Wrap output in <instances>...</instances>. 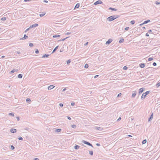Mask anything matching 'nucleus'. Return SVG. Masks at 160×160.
<instances>
[{"label":"nucleus","instance_id":"nucleus-42","mask_svg":"<svg viewBox=\"0 0 160 160\" xmlns=\"http://www.w3.org/2000/svg\"><path fill=\"white\" fill-rule=\"evenodd\" d=\"M11 147L12 150H13L15 148L14 147L13 145H11Z\"/></svg>","mask_w":160,"mask_h":160},{"label":"nucleus","instance_id":"nucleus-38","mask_svg":"<svg viewBox=\"0 0 160 160\" xmlns=\"http://www.w3.org/2000/svg\"><path fill=\"white\" fill-rule=\"evenodd\" d=\"M39 50L38 49H36L35 50V52L36 53L38 54L39 53Z\"/></svg>","mask_w":160,"mask_h":160},{"label":"nucleus","instance_id":"nucleus-41","mask_svg":"<svg viewBox=\"0 0 160 160\" xmlns=\"http://www.w3.org/2000/svg\"><path fill=\"white\" fill-rule=\"evenodd\" d=\"M45 14V13H42V14H40L39 15V16L40 17H42Z\"/></svg>","mask_w":160,"mask_h":160},{"label":"nucleus","instance_id":"nucleus-14","mask_svg":"<svg viewBox=\"0 0 160 160\" xmlns=\"http://www.w3.org/2000/svg\"><path fill=\"white\" fill-rule=\"evenodd\" d=\"M49 56V54H45L42 56V58H48Z\"/></svg>","mask_w":160,"mask_h":160},{"label":"nucleus","instance_id":"nucleus-20","mask_svg":"<svg viewBox=\"0 0 160 160\" xmlns=\"http://www.w3.org/2000/svg\"><path fill=\"white\" fill-rule=\"evenodd\" d=\"M22 75L21 74H19L18 75V78H22Z\"/></svg>","mask_w":160,"mask_h":160},{"label":"nucleus","instance_id":"nucleus-34","mask_svg":"<svg viewBox=\"0 0 160 160\" xmlns=\"http://www.w3.org/2000/svg\"><path fill=\"white\" fill-rule=\"evenodd\" d=\"M135 21L134 20H132L130 22V23L132 25L134 24L135 23Z\"/></svg>","mask_w":160,"mask_h":160},{"label":"nucleus","instance_id":"nucleus-61","mask_svg":"<svg viewBox=\"0 0 160 160\" xmlns=\"http://www.w3.org/2000/svg\"><path fill=\"white\" fill-rule=\"evenodd\" d=\"M145 35H146V36H147V37H148V36H149V34H148V33H146V34Z\"/></svg>","mask_w":160,"mask_h":160},{"label":"nucleus","instance_id":"nucleus-28","mask_svg":"<svg viewBox=\"0 0 160 160\" xmlns=\"http://www.w3.org/2000/svg\"><path fill=\"white\" fill-rule=\"evenodd\" d=\"M69 37H67L66 38H65L63 39H61V40H60L58 41H64V40H65L67 38H68Z\"/></svg>","mask_w":160,"mask_h":160},{"label":"nucleus","instance_id":"nucleus-17","mask_svg":"<svg viewBox=\"0 0 160 160\" xmlns=\"http://www.w3.org/2000/svg\"><path fill=\"white\" fill-rule=\"evenodd\" d=\"M80 6V4L79 3H77L75 6L74 9L78 8Z\"/></svg>","mask_w":160,"mask_h":160},{"label":"nucleus","instance_id":"nucleus-64","mask_svg":"<svg viewBox=\"0 0 160 160\" xmlns=\"http://www.w3.org/2000/svg\"><path fill=\"white\" fill-rule=\"evenodd\" d=\"M66 90V88H64V89L62 90V92H63V91H65Z\"/></svg>","mask_w":160,"mask_h":160},{"label":"nucleus","instance_id":"nucleus-60","mask_svg":"<svg viewBox=\"0 0 160 160\" xmlns=\"http://www.w3.org/2000/svg\"><path fill=\"white\" fill-rule=\"evenodd\" d=\"M31 1V0H24V2H27V1Z\"/></svg>","mask_w":160,"mask_h":160},{"label":"nucleus","instance_id":"nucleus-53","mask_svg":"<svg viewBox=\"0 0 160 160\" xmlns=\"http://www.w3.org/2000/svg\"><path fill=\"white\" fill-rule=\"evenodd\" d=\"M152 65L154 66H156L157 65V63L156 62H154L153 63V64Z\"/></svg>","mask_w":160,"mask_h":160},{"label":"nucleus","instance_id":"nucleus-30","mask_svg":"<svg viewBox=\"0 0 160 160\" xmlns=\"http://www.w3.org/2000/svg\"><path fill=\"white\" fill-rule=\"evenodd\" d=\"M6 17H2L1 19V20L2 21H5V20H6Z\"/></svg>","mask_w":160,"mask_h":160},{"label":"nucleus","instance_id":"nucleus-40","mask_svg":"<svg viewBox=\"0 0 160 160\" xmlns=\"http://www.w3.org/2000/svg\"><path fill=\"white\" fill-rule=\"evenodd\" d=\"M89 154L91 155H93V151H89Z\"/></svg>","mask_w":160,"mask_h":160},{"label":"nucleus","instance_id":"nucleus-25","mask_svg":"<svg viewBox=\"0 0 160 160\" xmlns=\"http://www.w3.org/2000/svg\"><path fill=\"white\" fill-rule=\"evenodd\" d=\"M157 88H158L160 86V82H158L156 85Z\"/></svg>","mask_w":160,"mask_h":160},{"label":"nucleus","instance_id":"nucleus-9","mask_svg":"<svg viewBox=\"0 0 160 160\" xmlns=\"http://www.w3.org/2000/svg\"><path fill=\"white\" fill-rule=\"evenodd\" d=\"M143 90H144V89L143 88H140V89H139V92H138L139 95L142 92Z\"/></svg>","mask_w":160,"mask_h":160},{"label":"nucleus","instance_id":"nucleus-62","mask_svg":"<svg viewBox=\"0 0 160 160\" xmlns=\"http://www.w3.org/2000/svg\"><path fill=\"white\" fill-rule=\"evenodd\" d=\"M98 75H95V76H94V78H97V77H98Z\"/></svg>","mask_w":160,"mask_h":160},{"label":"nucleus","instance_id":"nucleus-29","mask_svg":"<svg viewBox=\"0 0 160 160\" xmlns=\"http://www.w3.org/2000/svg\"><path fill=\"white\" fill-rule=\"evenodd\" d=\"M60 35H55L53 36V38H56L57 37H60Z\"/></svg>","mask_w":160,"mask_h":160},{"label":"nucleus","instance_id":"nucleus-13","mask_svg":"<svg viewBox=\"0 0 160 160\" xmlns=\"http://www.w3.org/2000/svg\"><path fill=\"white\" fill-rule=\"evenodd\" d=\"M55 87L53 85H50L48 87V90H51Z\"/></svg>","mask_w":160,"mask_h":160},{"label":"nucleus","instance_id":"nucleus-5","mask_svg":"<svg viewBox=\"0 0 160 160\" xmlns=\"http://www.w3.org/2000/svg\"><path fill=\"white\" fill-rule=\"evenodd\" d=\"M38 26V24L37 23H35L34 24H33L30 26V28H33L36 27L37 26Z\"/></svg>","mask_w":160,"mask_h":160},{"label":"nucleus","instance_id":"nucleus-52","mask_svg":"<svg viewBox=\"0 0 160 160\" xmlns=\"http://www.w3.org/2000/svg\"><path fill=\"white\" fill-rule=\"evenodd\" d=\"M15 72L14 69H13L10 72V73H12Z\"/></svg>","mask_w":160,"mask_h":160},{"label":"nucleus","instance_id":"nucleus-63","mask_svg":"<svg viewBox=\"0 0 160 160\" xmlns=\"http://www.w3.org/2000/svg\"><path fill=\"white\" fill-rule=\"evenodd\" d=\"M18 69H14V71H15V72H18Z\"/></svg>","mask_w":160,"mask_h":160},{"label":"nucleus","instance_id":"nucleus-21","mask_svg":"<svg viewBox=\"0 0 160 160\" xmlns=\"http://www.w3.org/2000/svg\"><path fill=\"white\" fill-rule=\"evenodd\" d=\"M61 129H57L55 130V132H61Z\"/></svg>","mask_w":160,"mask_h":160},{"label":"nucleus","instance_id":"nucleus-36","mask_svg":"<svg viewBox=\"0 0 160 160\" xmlns=\"http://www.w3.org/2000/svg\"><path fill=\"white\" fill-rule=\"evenodd\" d=\"M72 127L73 128H75L76 127V126L75 125L73 124L72 125Z\"/></svg>","mask_w":160,"mask_h":160},{"label":"nucleus","instance_id":"nucleus-48","mask_svg":"<svg viewBox=\"0 0 160 160\" xmlns=\"http://www.w3.org/2000/svg\"><path fill=\"white\" fill-rule=\"evenodd\" d=\"M129 29V27H126L125 28V31H128Z\"/></svg>","mask_w":160,"mask_h":160},{"label":"nucleus","instance_id":"nucleus-10","mask_svg":"<svg viewBox=\"0 0 160 160\" xmlns=\"http://www.w3.org/2000/svg\"><path fill=\"white\" fill-rule=\"evenodd\" d=\"M153 118V113H152L151 115L150 118L148 119V121L149 122H150Z\"/></svg>","mask_w":160,"mask_h":160},{"label":"nucleus","instance_id":"nucleus-2","mask_svg":"<svg viewBox=\"0 0 160 160\" xmlns=\"http://www.w3.org/2000/svg\"><path fill=\"white\" fill-rule=\"evenodd\" d=\"M150 92V91H147L146 92H145L142 95V96L141 97V99L142 100H143V99H144L146 97V96L148 95L149 92Z\"/></svg>","mask_w":160,"mask_h":160},{"label":"nucleus","instance_id":"nucleus-12","mask_svg":"<svg viewBox=\"0 0 160 160\" xmlns=\"http://www.w3.org/2000/svg\"><path fill=\"white\" fill-rule=\"evenodd\" d=\"M145 66V64L144 63H141L139 64V66L140 68H144Z\"/></svg>","mask_w":160,"mask_h":160},{"label":"nucleus","instance_id":"nucleus-54","mask_svg":"<svg viewBox=\"0 0 160 160\" xmlns=\"http://www.w3.org/2000/svg\"><path fill=\"white\" fill-rule=\"evenodd\" d=\"M67 118H68V119L69 120H71V118L70 117H69L68 116H67Z\"/></svg>","mask_w":160,"mask_h":160},{"label":"nucleus","instance_id":"nucleus-27","mask_svg":"<svg viewBox=\"0 0 160 160\" xmlns=\"http://www.w3.org/2000/svg\"><path fill=\"white\" fill-rule=\"evenodd\" d=\"M120 57L121 58H122L120 60V61H121V62H122L123 61H124V59H123L124 58V56H121Z\"/></svg>","mask_w":160,"mask_h":160},{"label":"nucleus","instance_id":"nucleus-6","mask_svg":"<svg viewBox=\"0 0 160 160\" xmlns=\"http://www.w3.org/2000/svg\"><path fill=\"white\" fill-rule=\"evenodd\" d=\"M136 93H137V92L136 91H134L132 92V98H134L136 95Z\"/></svg>","mask_w":160,"mask_h":160},{"label":"nucleus","instance_id":"nucleus-56","mask_svg":"<svg viewBox=\"0 0 160 160\" xmlns=\"http://www.w3.org/2000/svg\"><path fill=\"white\" fill-rule=\"evenodd\" d=\"M43 2H46V3H47L48 2V1L47 0H44L43 1Z\"/></svg>","mask_w":160,"mask_h":160},{"label":"nucleus","instance_id":"nucleus-58","mask_svg":"<svg viewBox=\"0 0 160 160\" xmlns=\"http://www.w3.org/2000/svg\"><path fill=\"white\" fill-rule=\"evenodd\" d=\"M17 119L18 121H19L20 120L19 118V117H17Z\"/></svg>","mask_w":160,"mask_h":160},{"label":"nucleus","instance_id":"nucleus-49","mask_svg":"<svg viewBox=\"0 0 160 160\" xmlns=\"http://www.w3.org/2000/svg\"><path fill=\"white\" fill-rule=\"evenodd\" d=\"M148 32L149 33H152V30H149Z\"/></svg>","mask_w":160,"mask_h":160},{"label":"nucleus","instance_id":"nucleus-4","mask_svg":"<svg viewBox=\"0 0 160 160\" xmlns=\"http://www.w3.org/2000/svg\"><path fill=\"white\" fill-rule=\"evenodd\" d=\"M94 128L95 129L97 130L100 131H101L103 129L102 128L100 127H95Z\"/></svg>","mask_w":160,"mask_h":160},{"label":"nucleus","instance_id":"nucleus-3","mask_svg":"<svg viewBox=\"0 0 160 160\" xmlns=\"http://www.w3.org/2000/svg\"><path fill=\"white\" fill-rule=\"evenodd\" d=\"M102 2L100 0H98L95 2L94 3V4L95 5H97L98 4H102Z\"/></svg>","mask_w":160,"mask_h":160},{"label":"nucleus","instance_id":"nucleus-50","mask_svg":"<svg viewBox=\"0 0 160 160\" xmlns=\"http://www.w3.org/2000/svg\"><path fill=\"white\" fill-rule=\"evenodd\" d=\"M75 105V103L74 102H72L71 103V105L72 106H73Z\"/></svg>","mask_w":160,"mask_h":160},{"label":"nucleus","instance_id":"nucleus-15","mask_svg":"<svg viewBox=\"0 0 160 160\" xmlns=\"http://www.w3.org/2000/svg\"><path fill=\"white\" fill-rule=\"evenodd\" d=\"M58 46H57L56 47L53 49V51H52V54L54 52H55V51L58 49Z\"/></svg>","mask_w":160,"mask_h":160},{"label":"nucleus","instance_id":"nucleus-1","mask_svg":"<svg viewBox=\"0 0 160 160\" xmlns=\"http://www.w3.org/2000/svg\"><path fill=\"white\" fill-rule=\"evenodd\" d=\"M119 17H120V15H119L112 16L108 17L107 18V20H108V21L111 22V21H112L114 20L115 19H116Z\"/></svg>","mask_w":160,"mask_h":160},{"label":"nucleus","instance_id":"nucleus-7","mask_svg":"<svg viewBox=\"0 0 160 160\" xmlns=\"http://www.w3.org/2000/svg\"><path fill=\"white\" fill-rule=\"evenodd\" d=\"M10 132L12 133H15L16 132L17 130L15 129L11 128L10 129Z\"/></svg>","mask_w":160,"mask_h":160},{"label":"nucleus","instance_id":"nucleus-8","mask_svg":"<svg viewBox=\"0 0 160 160\" xmlns=\"http://www.w3.org/2000/svg\"><path fill=\"white\" fill-rule=\"evenodd\" d=\"M112 39H108L106 42V44H109L111 42H112Z\"/></svg>","mask_w":160,"mask_h":160},{"label":"nucleus","instance_id":"nucleus-24","mask_svg":"<svg viewBox=\"0 0 160 160\" xmlns=\"http://www.w3.org/2000/svg\"><path fill=\"white\" fill-rule=\"evenodd\" d=\"M109 10H111L113 11H115L117 10L115 8H109Z\"/></svg>","mask_w":160,"mask_h":160},{"label":"nucleus","instance_id":"nucleus-18","mask_svg":"<svg viewBox=\"0 0 160 160\" xmlns=\"http://www.w3.org/2000/svg\"><path fill=\"white\" fill-rule=\"evenodd\" d=\"M124 41V40L123 38H122V39H120L119 41V43H122Z\"/></svg>","mask_w":160,"mask_h":160},{"label":"nucleus","instance_id":"nucleus-22","mask_svg":"<svg viewBox=\"0 0 160 160\" xmlns=\"http://www.w3.org/2000/svg\"><path fill=\"white\" fill-rule=\"evenodd\" d=\"M82 142L83 143H84V144H87V145L88 143V142L85 140H83L82 141Z\"/></svg>","mask_w":160,"mask_h":160},{"label":"nucleus","instance_id":"nucleus-57","mask_svg":"<svg viewBox=\"0 0 160 160\" xmlns=\"http://www.w3.org/2000/svg\"><path fill=\"white\" fill-rule=\"evenodd\" d=\"M96 145L97 146H100V144H99V143H97L96 144Z\"/></svg>","mask_w":160,"mask_h":160},{"label":"nucleus","instance_id":"nucleus-39","mask_svg":"<svg viewBox=\"0 0 160 160\" xmlns=\"http://www.w3.org/2000/svg\"><path fill=\"white\" fill-rule=\"evenodd\" d=\"M123 69L124 70H126L128 69V67L127 66H125L123 67Z\"/></svg>","mask_w":160,"mask_h":160},{"label":"nucleus","instance_id":"nucleus-11","mask_svg":"<svg viewBox=\"0 0 160 160\" xmlns=\"http://www.w3.org/2000/svg\"><path fill=\"white\" fill-rule=\"evenodd\" d=\"M28 37L27 36L26 34H24V37L23 38H21L20 39V40H23L24 39H28Z\"/></svg>","mask_w":160,"mask_h":160},{"label":"nucleus","instance_id":"nucleus-26","mask_svg":"<svg viewBox=\"0 0 160 160\" xmlns=\"http://www.w3.org/2000/svg\"><path fill=\"white\" fill-rule=\"evenodd\" d=\"M26 101L27 103H29L31 102V100L29 98H28L26 99Z\"/></svg>","mask_w":160,"mask_h":160},{"label":"nucleus","instance_id":"nucleus-19","mask_svg":"<svg viewBox=\"0 0 160 160\" xmlns=\"http://www.w3.org/2000/svg\"><path fill=\"white\" fill-rule=\"evenodd\" d=\"M80 148V146L78 145H75L74 146V148L75 149L77 150L78 149Z\"/></svg>","mask_w":160,"mask_h":160},{"label":"nucleus","instance_id":"nucleus-45","mask_svg":"<svg viewBox=\"0 0 160 160\" xmlns=\"http://www.w3.org/2000/svg\"><path fill=\"white\" fill-rule=\"evenodd\" d=\"M122 95V94L121 93H119L118 95V96H117V97H120Z\"/></svg>","mask_w":160,"mask_h":160},{"label":"nucleus","instance_id":"nucleus-23","mask_svg":"<svg viewBox=\"0 0 160 160\" xmlns=\"http://www.w3.org/2000/svg\"><path fill=\"white\" fill-rule=\"evenodd\" d=\"M147 142V140L144 139L143 140L142 142V144H145Z\"/></svg>","mask_w":160,"mask_h":160},{"label":"nucleus","instance_id":"nucleus-33","mask_svg":"<svg viewBox=\"0 0 160 160\" xmlns=\"http://www.w3.org/2000/svg\"><path fill=\"white\" fill-rule=\"evenodd\" d=\"M8 115L10 116H11L13 117L14 116V114L12 113H9Z\"/></svg>","mask_w":160,"mask_h":160},{"label":"nucleus","instance_id":"nucleus-44","mask_svg":"<svg viewBox=\"0 0 160 160\" xmlns=\"http://www.w3.org/2000/svg\"><path fill=\"white\" fill-rule=\"evenodd\" d=\"M59 106L60 107H62L63 106V104L62 103H60L59 104Z\"/></svg>","mask_w":160,"mask_h":160},{"label":"nucleus","instance_id":"nucleus-16","mask_svg":"<svg viewBox=\"0 0 160 160\" xmlns=\"http://www.w3.org/2000/svg\"><path fill=\"white\" fill-rule=\"evenodd\" d=\"M150 20H149V19H148L146 21H145L143 22V24H147L149 22H150Z\"/></svg>","mask_w":160,"mask_h":160},{"label":"nucleus","instance_id":"nucleus-35","mask_svg":"<svg viewBox=\"0 0 160 160\" xmlns=\"http://www.w3.org/2000/svg\"><path fill=\"white\" fill-rule=\"evenodd\" d=\"M153 59V58H148V61H151Z\"/></svg>","mask_w":160,"mask_h":160},{"label":"nucleus","instance_id":"nucleus-32","mask_svg":"<svg viewBox=\"0 0 160 160\" xmlns=\"http://www.w3.org/2000/svg\"><path fill=\"white\" fill-rule=\"evenodd\" d=\"M71 61L70 60H68L67 61V64H69V63L71 62Z\"/></svg>","mask_w":160,"mask_h":160},{"label":"nucleus","instance_id":"nucleus-31","mask_svg":"<svg viewBox=\"0 0 160 160\" xmlns=\"http://www.w3.org/2000/svg\"><path fill=\"white\" fill-rule=\"evenodd\" d=\"M88 64H85L84 66V68H88Z\"/></svg>","mask_w":160,"mask_h":160},{"label":"nucleus","instance_id":"nucleus-55","mask_svg":"<svg viewBox=\"0 0 160 160\" xmlns=\"http://www.w3.org/2000/svg\"><path fill=\"white\" fill-rule=\"evenodd\" d=\"M121 117H119L117 120L118 121H119L121 119Z\"/></svg>","mask_w":160,"mask_h":160},{"label":"nucleus","instance_id":"nucleus-47","mask_svg":"<svg viewBox=\"0 0 160 160\" xmlns=\"http://www.w3.org/2000/svg\"><path fill=\"white\" fill-rule=\"evenodd\" d=\"M155 3L156 4H157V5H159V4H160V2H157V1H156V2H155Z\"/></svg>","mask_w":160,"mask_h":160},{"label":"nucleus","instance_id":"nucleus-51","mask_svg":"<svg viewBox=\"0 0 160 160\" xmlns=\"http://www.w3.org/2000/svg\"><path fill=\"white\" fill-rule=\"evenodd\" d=\"M30 28H30V27H29V28H27L25 31V32H26L27 31H28V30H29V29H30Z\"/></svg>","mask_w":160,"mask_h":160},{"label":"nucleus","instance_id":"nucleus-59","mask_svg":"<svg viewBox=\"0 0 160 160\" xmlns=\"http://www.w3.org/2000/svg\"><path fill=\"white\" fill-rule=\"evenodd\" d=\"M34 160H39V159L37 158H34Z\"/></svg>","mask_w":160,"mask_h":160},{"label":"nucleus","instance_id":"nucleus-46","mask_svg":"<svg viewBox=\"0 0 160 160\" xmlns=\"http://www.w3.org/2000/svg\"><path fill=\"white\" fill-rule=\"evenodd\" d=\"M18 139L20 140H23V138L22 137H19L18 138Z\"/></svg>","mask_w":160,"mask_h":160},{"label":"nucleus","instance_id":"nucleus-37","mask_svg":"<svg viewBox=\"0 0 160 160\" xmlns=\"http://www.w3.org/2000/svg\"><path fill=\"white\" fill-rule=\"evenodd\" d=\"M87 145H89V146H90L92 147H93V146L92 145L91 143H90V142H88Z\"/></svg>","mask_w":160,"mask_h":160},{"label":"nucleus","instance_id":"nucleus-43","mask_svg":"<svg viewBox=\"0 0 160 160\" xmlns=\"http://www.w3.org/2000/svg\"><path fill=\"white\" fill-rule=\"evenodd\" d=\"M33 46V44L32 43H30L29 44V46L30 47H32Z\"/></svg>","mask_w":160,"mask_h":160}]
</instances>
